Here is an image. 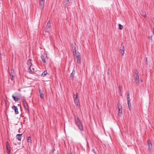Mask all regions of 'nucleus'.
<instances>
[{
	"mask_svg": "<svg viewBox=\"0 0 154 154\" xmlns=\"http://www.w3.org/2000/svg\"><path fill=\"white\" fill-rule=\"evenodd\" d=\"M75 123L81 131H83V128L82 123L78 117L75 118Z\"/></svg>",
	"mask_w": 154,
	"mask_h": 154,
	"instance_id": "nucleus-1",
	"label": "nucleus"
},
{
	"mask_svg": "<svg viewBox=\"0 0 154 154\" xmlns=\"http://www.w3.org/2000/svg\"><path fill=\"white\" fill-rule=\"evenodd\" d=\"M117 107L118 109V114L119 115L121 116L122 114V107L121 104L119 103L117 104Z\"/></svg>",
	"mask_w": 154,
	"mask_h": 154,
	"instance_id": "nucleus-2",
	"label": "nucleus"
},
{
	"mask_svg": "<svg viewBox=\"0 0 154 154\" xmlns=\"http://www.w3.org/2000/svg\"><path fill=\"white\" fill-rule=\"evenodd\" d=\"M31 60L29 59L27 62V65L29 66V69H28V71L30 73H31V72L32 71L31 69V66L32 65V63L31 62Z\"/></svg>",
	"mask_w": 154,
	"mask_h": 154,
	"instance_id": "nucleus-3",
	"label": "nucleus"
},
{
	"mask_svg": "<svg viewBox=\"0 0 154 154\" xmlns=\"http://www.w3.org/2000/svg\"><path fill=\"white\" fill-rule=\"evenodd\" d=\"M6 144L7 152L8 154H11L10 146L8 142L7 141Z\"/></svg>",
	"mask_w": 154,
	"mask_h": 154,
	"instance_id": "nucleus-4",
	"label": "nucleus"
},
{
	"mask_svg": "<svg viewBox=\"0 0 154 154\" xmlns=\"http://www.w3.org/2000/svg\"><path fill=\"white\" fill-rule=\"evenodd\" d=\"M23 103L25 108L28 111V113H29V109L28 108V105L25 100H23Z\"/></svg>",
	"mask_w": 154,
	"mask_h": 154,
	"instance_id": "nucleus-5",
	"label": "nucleus"
},
{
	"mask_svg": "<svg viewBox=\"0 0 154 154\" xmlns=\"http://www.w3.org/2000/svg\"><path fill=\"white\" fill-rule=\"evenodd\" d=\"M9 73L10 75L11 79V81L13 80L14 79V73L13 69H11L9 71Z\"/></svg>",
	"mask_w": 154,
	"mask_h": 154,
	"instance_id": "nucleus-6",
	"label": "nucleus"
},
{
	"mask_svg": "<svg viewBox=\"0 0 154 154\" xmlns=\"http://www.w3.org/2000/svg\"><path fill=\"white\" fill-rule=\"evenodd\" d=\"M134 78L135 80V82L136 83V84H138L140 81V80L139 76L138 74H136V75H134Z\"/></svg>",
	"mask_w": 154,
	"mask_h": 154,
	"instance_id": "nucleus-7",
	"label": "nucleus"
},
{
	"mask_svg": "<svg viewBox=\"0 0 154 154\" xmlns=\"http://www.w3.org/2000/svg\"><path fill=\"white\" fill-rule=\"evenodd\" d=\"M123 42H121V46L120 48V50L121 51V53L122 56H123L125 52V47L122 45Z\"/></svg>",
	"mask_w": 154,
	"mask_h": 154,
	"instance_id": "nucleus-8",
	"label": "nucleus"
},
{
	"mask_svg": "<svg viewBox=\"0 0 154 154\" xmlns=\"http://www.w3.org/2000/svg\"><path fill=\"white\" fill-rule=\"evenodd\" d=\"M78 97H75L74 99L75 103L77 106H80V103L79 101V99Z\"/></svg>",
	"mask_w": 154,
	"mask_h": 154,
	"instance_id": "nucleus-9",
	"label": "nucleus"
},
{
	"mask_svg": "<svg viewBox=\"0 0 154 154\" xmlns=\"http://www.w3.org/2000/svg\"><path fill=\"white\" fill-rule=\"evenodd\" d=\"M12 109L14 111L15 114H18L19 112L18 111V109L17 106L14 105H13L12 107Z\"/></svg>",
	"mask_w": 154,
	"mask_h": 154,
	"instance_id": "nucleus-10",
	"label": "nucleus"
},
{
	"mask_svg": "<svg viewBox=\"0 0 154 154\" xmlns=\"http://www.w3.org/2000/svg\"><path fill=\"white\" fill-rule=\"evenodd\" d=\"M43 0H40V8L41 9H42L44 8V4Z\"/></svg>",
	"mask_w": 154,
	"mask_h": 154,
	"instance_id": "nucleus-11",
	"label": "nucleus"
},
{
	"mask_svg": "<svg viewBox=\"0 0 154 154\" xmlns=\"http://www.w3.org/2000/svg\"><path fill=\"white\" fill-rule=\"evenodd\" d=\"M118 88L120 93V95L122 96V85H119L118 87Z\"/></svg>",
	"mask_w": 154,
	"mask_h": 154,
	"instance_id": "nucleus-12",
	"label": "nucleus"
},
{
	"mask_svg": "<svg viewBox=\"0 0 154 154\" xmlns=\"http://www.w3.org/2000/svg\"><path fill=\"white\" fill-rule=\"evenodd\" d=\"M148 144L149 146V150L150 151L151 150L152 146L151 142L149 140H148Z\"/></svg>",
	"mask_w": 154,
	"mask_h": 154,
	"instance_id": "nucleus-13",
	"label": "nucleus"
},
{
	"mask_svg": "<svg viewBox=\"0 0 154 154\" xmlns=\"http://www.w3.org/2000/svg\"><path fill=\"white\" fill-rule=\"evenodd\" d=\"M75 70L74 69H73L72 71V72L71 74L70 75V79H73L74 76V75L75 74Z\"/></svg>",
	"mask_w": 154,
	"mask_h": 154,
	"instance_id": "nucleus-14",
	"label": "nucleus"
},
{
	"mask_svg": "<svg viewBox=\"0 0 154 154\" xmlns=\"http://www.w3.org/2000/svg\"><path fill=\"white\" fill-rule=\"evenodd\" d=\"M22 134H18L16 135V138L19 141H21Z\"/></svg>",
	"mask_w": 154,
	"mask_h": 154,
	"instance_id": "nucleus-15",
	"label": "nucleus"
},
{
	"mask_svg": "<svg viewBox=\"0 0 154 154\" xmlns=\"http://www.w3.org/2000/svg\"><path fill=\"white\" fill-rule=\"evenodd\" d=\"M128 104L129 109L131 110V104L130 102V97H127Z\"/></svg>",
	"mask_w": 154,
	"mask_h": 154,
	"instance_id": "nucleus-16",
	"label": "nucleus"
},
{
	"mask_svg": "<svg viewBox=\"0 0 154 154\" xmlns=\"http://www.w3.org/2000/svg\"><path fill=\"white\" fill-rule=\"evenodd\" d=\"M76 59L77 60V62L78 63H81V58L80 55H78L76 56Z\"/></svg>",
	"mask_w": 154,
	"mask_h": 154,
	"instance_id": "nucleus-17",
	"label": "nucleus"
},
{
	"mask_svg": "<svg viewBox=\"0 0 154 154\" xmlns=\"http://www.w3.org/2000/svg\"><path fill=\"white\" fill-rule=\"evenodd\" d=\"M72 48L73 50V54L75 55L76 54V47L75 46H73L72 47Z\"/></svg>",
	"mask_w": 154,
	"mask_h": 154,
	"instance_id": "nucleus-18",
	"label": "nucleus"
},
{
	"mask_svg": "<svg viewBox=\"0 0 154 154\" xmlns=\"http://www.w3.org/2000/svg\"><path fill=\"white\" fill-rule=\"evenodd\" d=\"M47 57V56H41V58L42 59V61L45 63L46 62L45 60V57Z\"/></svg>",
	"mask_w": 154,
	"mask_h": 154,
	"instance_id": "nucleus-19",
	"label": "nucleus"
},
{
	"mask_svg": "<svg viewBox=\"0 0 154 154\" xmlns=\"http://www.w3.org/2000/svg\"><path fill=\"white\" fill-rule=\"evenodd\" d=\"M70 0H66V3L65 5V7L68 6L70 3Z\"/></svg>",
	"mask_w": 154,
	"mask_h": 154,
	"instance_id": "nucleus-20",
	"label": "nucleus"
},
{
	"mask_svg": "<svg viewBox=\"0 0 154 154\" xmlns=\"http://www.w3.org/2000/svg\"><path fill=\"white\" fill-rule=\"evenodd\" d=\"M48 72L47 71H45L42 74V76L43 77L45 76L47 74Z\"/></svg>",
	"mask_w": 154,
	"mask_h": 154,
	"instance_id": "nucleus-21",
	"label": "nucleus"
},
{
	"mask_svg": "<svg viewBox=\"0 0 154 154\" xmlns=\"http://www.w3.org/2000/svg\"><path fill=\"white\" fill-rule=\"evenodd\" d=\"M27 141L29 143H31L32 140H31V138L29 136V137H28Z\"/></svg>",
	"mask_w": 154,
	"mask_h": 154,
	"instance_id": "nucleus-22",
	"label": "nucleus"
},
{
	"mask_svg": "<svg viewBox=\"0 0 154 154\" xmlns=\"http://www.w3.org/2000/svg\"><path fill=\"white\" fill-rule=\"evenodd\" d=\"M13 98L14 100L16 101H17L19 100V98H18V97H12Z\"/></svg>",
	"mask_w": 154,
	"mask_h": 154,
	"instance_id": "nucleus-23",
	"label": "nucleus"
},
{
	"mask_svg": "<svg viewBox=\"0 0 154 154\" xmlns=\"http://www.w3.org/2000/svg\"><path fill=\"white\" fill-rule=\"evenodd\" d=\"M39 93L40 94V96H43L42 90L41 89H39Z\"/></svg>",
	"mask_w": 154,
	"mask_h": 154,
	"instance_id": "nucleus-24",
	"label": "nucleus"
},
{
	"mask_svg": "<svg viewBox=\"0 0 154 154\" xmlns=\"http://www.w3.org/2000/svg\"><path fill=\"white\" fill-rule=\"evenodd\" d=\"M50 26H51L50 23H47V25H46V27L47 28L49 29L50 27Z\"/></svg>",
	"mask_w": 154,
	"mask_h": 154,
	"instance_id": "nucleus-25",
	"label": "nucleus"
},
{
	"mask_svg": "<svg viewBox=\"0 0 154 154\" xmlns=\"http://www.w3.org/2000/svg\"><path fill=\"white\" fill-rule=\"evenodd\" d=\"M119 29H120L121 30L123 28V26L120 24H119Z\"/></svg>",
	"mask_w": 154,
	"mask_h": 154,
	"instance_id": "nucleus-26",
	"label": "nucleus"
},
{
	"mask_svg": "<svg viewBox=\"0 0 154 154\" xmlns=\"http://www.w3.org/2000/svg\"><path fill=\"white\" fill-rule=\"evenodd\" d=\"M141 12L142 13V14H141L143 15V16L145 17H146V14L145 12H143V11H141Z\"/></svg>",
	"mask_w": 154,
	"mask_h": 154,
	"instance_id": "nucleus-27",
	"label": "nucleus"
},
{
	"mask_svg": "<svg viewBox=\"0 0 154 154\" xmlns=\"http://www.w3.org/2000/svg\"><path fill=\"white\" fill-rule=\"evenodd\" d=\"M148 38L150 40H151L152 39V35H150L148 37Z\"/></svg>",
	"mask_w": 154,
	"mask_h": 154,
	"instance_id": "nucleus-28",
	"label": "nucleus"
},
{
	"mask_svg": "<svg viewBox=\"0 0 154 154\" xmlns=\"http://www.w3.org/2000/svg\"><path fill=\"white\" fill-rule=\"evenodd\" d=\"M137 70H135V72H134L135 75H136V74H137Z\"/></svg>",
	"mask_w": 154,
	"mask_h": 154,
	"instance_id": "nucleus-29",
	"label": "nucleus"
},
{
	"mask_svg": "<svg viewBox=\"0 0 154 154\" xmlns=\"http://www.w3.org/2000/svg\"><path fill=\"white\" fill-rule=\"evenodd\" d=\"M92 151H93V152H94V153H95V150L94 149H92Z\"/></svg>",
	"mask_w": 154,
	"mask_h": 154,
	"instance_id": "nucleus-30",
	"label": "nucleus"
},
{
	"mask_svg": "<svg viewBox=\"0 0 154 154\" xmlns=\"http://www.w3.org/2000/svg\"><path fill=\"white\" fill-rule=\"evenodd\" d=\"M32 71L31 72V73H32V72H33V71L34 70V69L33 68H32Z\"/></svg>",
	"mask_w": 154,
	"mask_h": 154,
	"instance_id": "nucleus-31",
	"label": "nucleus"
},
{
	"mask_svg": "<svg viewBox=\"0 0 154 154\" xmlns=\"http://www.w3.org/2000/svg\"><path fill=\"white\" fill-rule=\"evenodd\" d=\"M22 36L23 35H20L19 36V37L20 38H21L22 37Z\"/></svg>",
	"mask_w": 154,
	"mask_h": 154,
	"instance_id": "nucleus-32",
	"label": "nucleus"
},
{
	"mask_svg": "<svg viewBox=\"0 0 154 154\" xmlns=\"http://www.w3.org/2000/svg\"><path fill=\"white\" fill-rule=\"evenodd\" d=\"M55 151V149H54L53 150V152H54V151Z\"/></svg>",
	"mask_w": 154,
	"mask_h": 154,
	"instance_id": "nucleus-33",
	"label": "nucleus"
},
{
	"mask_svg": "<svg viewBox=\"0 0 154 154\" xmlns=\"http://www.w3.org/2000/svg\"><path fill=\"white\" fill-rule=\"evenodd\" d=\"M48 23H50V21L49 20L48 21Z\"/></svg>",
	"mask_w": 154,
	"mask_h": 154,
	"instance_id": "nucleus-34",
	"label": "nucleus"
},
{
	"mask_svg": "<svg viewBox=\"0 0 154 154\" xmlns=\"http://www.w3.org/2000/svg\"><path fill=\"white\" fill-rule=\"evenodd\" d=\"M41 97V99H42V98H43V97Z\"/></svg>",
	"mask_w": 154,
	"mask_h": 154,
	"instance_id": "nucleus-35",
	"label": "nucleus"
},
{
	"mask_svg": "<svg viewBox=\"0 0 154 154\" xmlns=\"http://www.w3.org/2000/svg\"><path fill=\"white\" fill-rule=\"evenodd\" d=\"M127 96H129V94H128Z\"/></svg>",
	"mask_w": 154,
	"mask_h": 154,
	"instance_id": "nucleus-36",
	"label": "nucleus"
},
{
	"mask_svg": "<svg viewBox=\"0 0 154 154\" xmlns=\"http://www.w3.org/2000/svg\"><path fill=\"white\" fill-rule=\"evenodd\" d=\"M69 154H72V153H69Z\"/></svg>",
	"mask_w": 154,
	"mask_h": 154,
	"instance_id": "nucleus-37",
	"label": "nucleus"
},
{
	"mask_svg": "<svg viewBox=\"0 0 154 154\" xmlns=\"http://www.w3.org/2000/svg\"><path fill=\"white\" fill-rule=\"evenodd\" d=\"M76 96H78V94H76Z\"/></svg>",
	"mask_w": 154,
	"mask_h": 154,
	"instance_id": "nucleus-38",
	"label": "nucleus"
},
{
	"mask_svg": "<svg viewBox=\"0 0 154 154\" xmlns=\"http://www.w3.org/2000/svg\"><path fill=\"white\" fill-rule=\"evenodd\" d=\"M141 82H143V80H141Z\"/></svg>",
	"mask_w": 154,
	"mask_h": 154,
	"instance_id": "nucleus-39",
	"label": "nucleus"
},
{
	"mask_svg": "<svg viewBox=\"0 0 154 154\" xmlns=\"http://www.w3.org/2000/svg\"><path fill=\"white\" fill-rule=\"evenodd\" d=\"M153 34H154V31H153Z\"/></svg>",
	"mask_w": 154,
	"mask_h": 154,
	"instance_id": "nucleus-40",
	"label": "nucleus"
},
{
	"mask_svg": "<svg viewBox=\"0 0 154 154\" xmlns=\"http://www.w3.org/2000/svg\"><path fill=\"white\" fill-rule=\"evenodd\" d=\"M153 29H154V28H153Z\"/></svg>",
	"mask_w": 154,
	"mask_h": 154,
	"instance_id": "nucleus-41",
	"label": "nucleus"
}]
</instances>
